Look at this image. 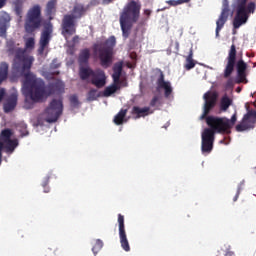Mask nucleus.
Returning a JSON list of instances; mask_svg holds the SVG:
<instances>
[{"mask_svg": "<svg viewBox=\"0 0 256 256\" xmlns=\"http://www.w3.org/2000/svg\"><path fill=\"white\" fill-rule=\"evenodd\" d=\"M27 0H14L13 5H14V11L18 17L23 16V5H25V2Z\"/></svg>", "mask_w": 256, "mask_h": 256, "instance_id": "27", "label": "nucleus"}, {"mask_svg": "<svg viewBox=\"0 0 256 256\" xmlns=\"http://www.w3.org/2000/svg\"><path fill=\"white\" fill-rule=\"evenodd\" d=\"M121 89V86H119V83L112 84L111 86H108L104 89L103 91V96L104 97H111L113 93H117Z\"/></svg>", "mask_w": 256, "mask_h": 256, "instance_id": "25", "label": "nucleus"}, {"mask_svg": "<svg viewBox=\"0 0 256 256\" xmlns=\"http://www.w3.org/2000/svg\"><path fill=\"white\" fill-rule=\"evenodd\" d=\"M236 67V83L239 85L241 83H249L247 80V63L244 59L240 58L237 61V47L232 44L226 57V66L224 69L223 77L224 79H229L233 75Z\"/></svg>", "mask_w": 256, "mask_h": 256, "instance_id": "3", "label": "nucleus"}, {"mask_svg": "<svg viewBox=\"0 0 256 256\" xmlns=\"http://www.w3.org/2000/svg\"><path fill=\"white\" fill-rule=\"evenodd\" d=\"M139 17H141V2L131 0L120 13L119 23L123 39H129L131 29L139 21Z\"/></svg>", "mask_w": 256, "mask_h": 256, "instance_id": "4", "label": "nucleus"}, {"mask_svg": "<svg viewBox=\"0 0 256 256\" xmlns=\"http://www.w3.org/2000/svg\"><path fill=\"white\" fill-rule=\"evenodd\" d=\"M195 67V60H193V49H190L189 54L186 58L185 70L191 71Z\"/></svg>", "mask_w": 256, "mask_h": 256, "instance_id": "29", "label": "nucleus"}, {"mask_svg": "<svg viewBox=\"0 0 256 256\" xmlns=\"http://www.w3.org/2000/svg\"><path fill=\"white\" fill-rule=\"evenodd\" d=\"M116 43L115 36H111L103 44L93 45V53L98 56L100 65L104 69L111 67V63H113V49Z\"/></svg>", "mask_w": 256, "mask_h": 256, "instance_id": "6", "label": "nucleus"}, {"mask_svg": "<svg viewBox=\"0 0 256 256\" xmlns=\"http://www.w3.org/2000/svg\"><path fill=\"white\" fill-rule=\"evenodd\" d=\"M189 1L191 0H169L167 3L171 7H177V5H183V3H189Z\"/></svg>", "mask_w": 256, "mask_h": 256, "instance_id": "32", "label": "nucleus"}, {"mask_svg": "<svg viewBox=\"0 0 256 256\" xmlns=\"http://www.w3.org/2000/svg\"><path fill=\"white\" fill-rule=\"evenodd\" d=\"M159 78L157 79V85L159 89H164V96L166 98H169L171 96V93H173V88L171 87V82L165 81V74H163V71L159 70Z\"/></svg>", "mask_w": 256, "mask_h": 256, "instance_id": "15", "label": "nucleus"}, {"mask_svg": "<svg viewBox=\"0 0 256 256\" xmlns=\"http://www.w3.org/2000/svg\"><path fill=\"white\" fill-rule=\"evenodd\" d=\"M89 59H91V50L89 48L82 49L78 56L79 69L80 67H88Z\"/></svg>", "mask_w": 256, "mask_h": 256, "instance_id": "17", "label": "nucleus"}, {"mask_svg": "<svg viewBox=\"0 0 256 256\" xmlns=\"http://www.w3.org/2000/svg\"><path fill=\"white\" fill-rule=\"evenodd\" d=\"M226 87H233V79L229 78L226 82Z\"/></svg>", "mask_w": 256, "mask_h": 256, "instance_id": "40", "label": "nucleus"}, {"mask_svg": "<svg viewBox=\"0 0 256 256\" xmlns=\"http://www.w3.org/2000/svg\"><path fill=\"white\" fill-rule=\"evenodd\" d=\"M89 11V6H84L81 3H75L72 9V14H66L62 18L61 22V35L65 39L75 35L77 33V19L85 17Z\"/></svg>", "mask_w": 256, "mask_h": 256, "instance_id": "5", "label": "nucleus"}, {"mask_svg": "<svg viewBox=\"0 0 256 256\" xmlns=\"http://www.w3.org/2000/svg\"><path fill=\"white\" fill-rule=\"evenodd\" d=\"M5 97V88L0 89V103L3 101V98Z\"/></svg>", "mask_w": 256, "mask_h": 256, "instance_id": "38", "label": "nucleus"}, {"mask_svg": "<svg viewBox=\"0 0 256 256\" xmlns=\"http://www.w3.org/2000/svg\"><path fill=\"white\" fill-rule=\"evenodd\" d=\"M236 91H237V93H241V87H238V88L236 89Z\"/></svg>", "mask_w": 256, "mask_h": 256, "instance_id": "45", "label": "nucleus"}, {"mask_svg": "<svg viewBox=\"0 0 256 256\" xmlns=\"http://www.w3.org/2000/svg\"><path fill=\"white\" fill-rule=\"evenodd\" d=\"M116 0H102L103 5H111V3H115Z\"/></svg>", "mask_w": 256, "mask_h": 256, "instance_id": "39", "label": "nucleus"}, {"mask_svg": "<svg viewBox=\"0 0 256 256\" xmlns=\"http://www.w3.org/2000/svg\"><path fill=\"white\" fill-rule=\"evenodd\" d=\"M220 143H223V140H221Z\"/></svg>", "mask_w": 256, "mask_h": 256, "instance_id": "48", "label": "nucleus"}, {"mask_svg": "<svg viewBox=\"0 0 256 256\" xmlns=\"http://www.w3.org/2000/svg\"><path fill=\"white\" fill-rule=\"evenodd\" d=\"M7 5V0H0V9H3Z\"/></svg>", "mask_w": 256, "mask_h": 256, "instance_id": "41", "label": "nucleus"}, {"mask_svg": "<svg viewBox=\"0 0 256 256\" xmlns=\"http://www.w3.org/2000/svg\"><path fill=\"white\" fill-rule=\"evenodd\" d=\"M15 107H17V96L15 94H11L7 101L4 103V113H11Z\"/></svg>", "mask_w": 256, "mask_h": 256, "instance_id": "18", "label": "nucleus"}, {"mask_svg": "<svg viewBox=\"0 0 256 256\" xmlns=\"http://www.w3.org/2000/svg\"><path fill=\"white\" fill-rule=\"evenodd\" d=\"M203 99V113L200 119L201 121L205 120L210 128H206L202 132L201 151L202 153H211L213 151V143H215V133H226V135H229L231 129H233L235 123H237V112L232 115L231 119L208 116L217 105V94L208 91L203 95Z\"/></svg>", "mask_w": 256, "mask_h": 256, "instance_id": "2", "label": "nucleus"}, {"mask_svg": "<svg viewBox=\"0 0 256 256\" xmlns=\"http://www.w3.org/2000/svg\"><path fill=\"white\" fill-rule=\"evenodd\" d=\"M233 105V100L229 96L224 95L220 100V111H227Z\"/></svg>", "mask_w": 256, "mask_h": 256, "instance_id": "26", "label": "nucleus"}, {"mask_svg": "<svg viewBox=\"0 0 256 256\" xmlns=\"http://www.w3.org/2000/svg\"><path fill=\"white\" fill-rule=\"evenodd\" d=\"M47 185H49V182L46 181L44 184H43V187L45 188Z\"/></svg>", "mask_w": 256, "mask_h": 256, "instance_id": "46", "label": "nucleus"}, {"mask_svg": "<svg viewBox=\"0 0 256 256\" xmlns=\"http://www.w3.org/2000/svg\"><path fill=\"white\" fill-rule=\"evenodd\" d=\"M57 67H59V65L54 66V69H57Z\"/></svg>", "mask_w": 256, "mask_h": 256, "instance_id": "47", "label": "nucleus"}, {"mask_svg": "<svg viewBox=\"0 0 256 256\" xmlns=\"http://www.w3.org/2000/svg\"><path fill=\"white\" fill-rule=\"evenodd\" d=\"M118 227H119V239L121 247L124 251H131L129 240L127 239V232L125 231V216L118 214Z\"/></svg>", "mask_w": 256, "mask_h": 256, "instance_id": "14", "label": "nucleus"}, {"mask_svg": "<svg viewBox=\"0 0 256 256\" xmlns=\"http://www.w3.org/2000/svg\"><path fill=\"white\" fill-rule=\"evenodd\" d=\"M9 21H11V18L7 14L0 17V37H7V28L9 27Z\"/></svg>", "mask_w": 256, "mask_h": 256, "instance_id": "19", "label": "nucleus"}, {"mask_svg": "<svg viewBox=\"0 0 256 256\" xmlns=\"http://www.w3.org/2000/svg\"><path fill=\"white\" fill-rule=\"evenodd\" d=\"M44 193H49V187L44 188Z\"/></svg>", "mask_w": 256, "mask_h": 256, "instance_id": "44", "label": "nucleus"}, {"mask_svg": "<svg viewBox=\"0 0 256 256\" xmlns=\"http://www.w3.org/2000/svg\"><path fill=\"white\" fill-rule=\"evenodd\" d=\"M6 53L9 57L14 55L13 70L24 75L23 89L26 101L30 99L32 103H45L51 95H55L61 89V83H50L47 86L43 79L37 78L31 72L35 58L27 55V50L19 47L15 40L8 39L6 41Z\"/></svg>", "mask_w": 256, "mask_h": 256, "instance_id": "1", "label": "nucleus"}, {"mask_svg": "<svg viewBox=\"0 0 256 256\" xmlns=\"http://www.w3.org/2000/svg\"><path fill=\"white\" fill-rule=\"evenodd\" d=\"M239 195H241V186H238L236 195H235L234 198H233V201H234V202L237 201V199H239Z\"/></svg>", "mask_w": 256, "mask_h": 256, "instance_id": "37", "label": "nucleus"}, {"mask_svg": "<svg viewBox=\"0 0 256 256\" xmlns=\"http://www.w3.org/2000/svg\"><path fill=\"white\" fill-rule=\"evenodd\" d=\"M144 15H146V17H151V10H149V9H145L144 10Z\"/></svg>", "mask_w": 256, "mask_h": 256, "instance_id": "42", "label": "nucleus"}, {"mask_svg": "<svg viewBox=\"0 0 256 256\" xmlns=\"http://www.w3.org/2000/svg\"><path fill=\"white\" fill-rule=\"evenodd\" d=\"M256 125V110H248V112L243 116L240 124L236 125V131L242 133V131H247L248 129H255Z\"/></svg>", "mask_w": 256, "mask_h": 256, "instance_id": "12", "label": "nucleus"}, {"mask_svg": "<svg viewBox=\"0 0 256 256\" xmlns=\"http://www.w3.org/2000/svg\"><path fill=\"white\" fill-rule=\"evenodd\" d=\"M19 146V141L17 139L14 140H7L6 142H4V147L6 150V153H13V151H15V149H17V147Z\"/></svg>", "mask_w": 256, "mask_h": 256, "instance_id": "24", "label": "nucleus"}, {"mask_svg": "<svg viewBox=\"0 0 256 256\" xmlns=\"http://www.w3.org/2000/svg\"><path fill=\"white\" fill-rule=\"evenodd\" d=\"M55 13H57V0H50L46 4V15L49 17V21H52Z\"/></svg>", "mask_w": 256, "mask_h": 256, "instance_id": "20", "label": "nucleus"}, {"mask_svg": "<svg viewBox=\"0 0 256 256\" xmlns=\"http://www.w3.org/2000/svg\"><path fill=\"white\" fill-rule=\"evenodd\" d=\"M70 103L72 107H79V98L77 97V95H72L70 97Z\"/></svg>", "mask_w": 256, "mask_h": 256, "instance_id": "34", "label": "nucleus"}, {"mask_svg": "<svg viewBox=\"0 0 256 256\" xmlns=\"http://www.w3.org/2000/svg\"><path fill=\"white\" fill-rule=\"evenodd\" d=\"M159 103V96H154L152 100L150 101V107H155Z\"/></svg>", "mask_w": 256, "mask_h": 256, "instance_id": "35", "label": "nucleus"}, {"mask_svg": "<svg viewBox=\"0 0 256 256\" xmlns=\"http://www.w3.org/2000/svg\"><path fill=\"white\" fill-rule=\"evenodd\" d=\"M13 136V131L9 128L2 130L0 134V165L3 159V147L4 143L7 141H11V137Z\"/></svg>", "mask_w": 256, "mask_h": 256, "instance_id": "16", "label": "nucleus"}, {"mask_svg": "<svg viewBox=\"0 0 256 256\" xmlns=\"http://www.w3.org/2000/svg\"><path fill=\"white\" fill-rule=\"evenodd\" d=\"M102 249H103V241L101 239H96V242L92 247V252L94 253V255H97V253H99V251H101Z\"/></svg>", "mask_w": 256, "mask_h": 256, "instance_id": "30", "label": "nucleus"}, {"mask_svg": "<svg viewBox=\"0 0 256 256\" xmlns=\"http://www.w3.org/2000/svg\"><path fill=\"white\" fill-rule=\"evenodd\" d=\"M149 111H151V108L149 107L141 108L139 106H134L132 108V115H136L135 119H141V117H147Z\"/></svg>", "mask_w": 256, "mask_h": 256, "instance_id": "21", "label": "nucleus"}, {"mask_svg": "<svg viewBox=\"0 0 256 256\" xmlns=\"http://www.w3.org/2000/svg\"><path fill=\"white\" fill-rule=\"evenodd\" d=\"M35 48V38L30 37L25 42V49H34Z\"/></svg>", "mask_w": 256, "mask_h": 256, "instance_id": "33", "label": "nucleus"}, {"mask_svg": "<svg viewBox=\"0 0 256 256\" xmlns=\"http://www.w3.org/2000/svg\"><path fill=\"white\" fill-rule=\"evenodd\" d=\"M77 39H79V36H74L73 37V42L75 43V41H77Z\"/></svg>", "mask_w": 256, "mask_h": 256, "instance_id": "43", "label": "nucleus"}, {"mask_svg": "<svg viewBox=\"0 0 256 256\" xmlns=\"http://www.w3.org/2000/svg\"><path fill=\"white\" fill-rule=\"evenodd\" d=\"M9 77V64L7 62L0 63V85Z\"/></svg>", "mask_w": 256, "mask_h": 256, "instance_id": "23", "label": "nucleus"}, {"mask_svg": "<svg viewBox=\"0 0 256 256\" xmlns=\"http://www.w3.org/2000/svg\"><path fill=\"white\" fill-rule=\"evenodd\" d=\"M123 73V64L117 63L113 67L112 79L114 83H119V79H121V74Z\"/></svg>", "mask_w": 256, "mask_h": 256, "instance_id": "22", "label": "nucleus"}, {"mask_svg": "<svg viewBox=\"0 0 256 256\" xmlns=\"http://www.w3.org/2000/svg\"><path fill=\"white\" fill-rule=\"evenodd\" d=\"M43 25V16L41 15V6L36 4L32 6L26 13L24 29L26 33L33 34L37 29H41Z\"/></svg>", "mask_w": 256, "mask_h": 256, "instance_id": "9", "label": "nucleus"}, {"mask_svg": "<svg viewBox=\"0 0 256 256\" xmlns=\"http://www.w3.org/2000/svg\"><path fill=\"white\" fill-rule=\"evenodd\" d=\"M256 10V3L249 2L247 0H237L236 3V16L233 20L234 29H239L241 25H245L249 21V16L253 15Z\"/></svg>", "mask_w": 256, "mask_h": 256, "instance_id": "7", "label": "nucleus"}, {"mask_svg": "<svg viewBox=\"0 0 256 256\" xmlns=\"http://www.w3.org/2000/svg\"><path fill=\"white\" fill-rule=\"evenodd\" d=\"M81 81H89L92 85L101 89L107 85V76H105V71L101 69L93 70L91 67H80L78 73Z\"/></svg>", "mask_w": 256, "mask_h": 256, "instance_id": "8", "label": "nucleus"}, {"mask_svg": "<svg viewBox=\"0 0 256 256\" xmlns=\"http://www.w3.org/2000/svg\"><path fill=\"white\" fill-rule=\"evenodd\" d=\"M119 87H127V79L119 78Z\"/></svg>", "mask_w": 256, "mask_h": 256, "instance_id": "36", "label": "nucleus"}, {"mask_svg": "<svg viewBox=\"0 0 256 256\" xmlns=\"http://www.w3.org/2000/svg\"><path fill=\"white\" fill-rule=\"evenodd\" d=\"M127 116V109H121L119 113L114 117L115 125H123V121H125V117Z\"/></svg>", "mask_w": 256, "mask_h": 256, "instance_id": "28", "label": "nucleus"}, {"mask_svg": "<svg viewBox=\"0 0 256 256\" xmlns=\"http://www.w3.org/2000/svg\"><path fill=\"white\" fill-rule=\"evenodd\" d=\"M61 115H63V101L52 99L48 107L44 110L46 123H57Z\"/></svg>", "mask_w": 256, "mask_h": 256, "instance_id": "10", "label": "nucleus"}, {"mask_svg": "<svg viewBox=\"0 0 256 256\" xmlns=\"http://www.w3.org/2000/svg\"><path fill=\"white\" fill-rule=\"evenodd\" d=\"M52 37H53V23H51V21H48L44 23V28L40 34L39 48H38V53L40 55H43V53L45 52V49L49 47V43L51 42Z\"/></svg>", "mask_w": 256, "mask_h": 256, "instance_id": "11", "label": "nucleus"}, {"mask_svg": "<svg viewBox=\"0 0 256 256\" xmlns=\"http://www.w3.org/2000/svg\"><path fill=\"white\" fill-rule=\"evenodd\" d=\"M98 97H100V95L97 94V90L96 89H91L87 93V101H97Z\"/></svg>", "mask_w": 256, "mask_h": 256, "instance_id": "31", "label": "nucleus"}, {"mask_svg": "<svg viewBox=\"0 0 256 256\" xmlns=\"http://www.w3.org/2000/svg\"><path fill=\"white\" fill-rule=\"evenodd\" d=\"M229 13H231V9L229 8V0H223L222 1V11L220 13L219 18L216 21V37H219V33L223 27H225V24L227 23V20L229 19Z\"/></svg>", "mask_w": 256, "mask_h": 256, "instance_id": "13", "label": "nucleus"}]
</instances>
